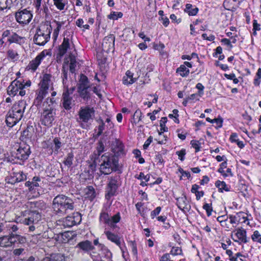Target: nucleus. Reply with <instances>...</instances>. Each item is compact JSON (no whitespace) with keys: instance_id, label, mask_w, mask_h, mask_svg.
Returning a JSON list of instances; mask_svg holds the SVG:
<instances>
[{"instance_id":"44","label":"nucleus","mask_w":261,"mask_h":261,"mask_svg":"<svg viewBox=\"0 0 261 261\" xmlns=\"http://www.w3.org/2000/svg\"><path fill=\"white\" fill-rule=\"evenodd\" d=\"M76 59L74 57H71L70 58L69 70L71 73H74L76 67Z\"/></svg>"},{"instance_id":"23","label":"nucleus","mask_w":261,"mask_h":261,"mask_svg":"<svg viewBox=\"0 0 261 261\" xmlns=\"http://www.w3.org/2000/svg\"><path fill=\"white\" fill-rule=\"evenodd\" d=\"M104 233L106 234L107 239L109 241L115 243L116 245L119 246L121 250L122 251V249L121 247L120 238L118 237V236L109 230H107L106 229H105Z\"/></svg>"},{"instance_id":"30","label":"nucleus","mask_w":261,"mask_h":261,"mask_svg":"<svg viewBox=\"0 0 261 261\" xmlns=\"http://www.w3.org/2000/svg\"><path fill=\"white\" fill-rule=\"evenodd\" d=\"M23 40V38L19 36L16 33L12 32L10 38H8L7 41L10 44L15 43L20 44Z\"/></svg>"},{"instance_id":"15","label":"nucleus","mask_w":261,"mask_h":261,"mask_svg":"<svg viewBox=\"0 0 261 261\" xmlns=\"http://www.w3.org/2000/svg\"><path fill=\"white\" fill-rule=\"evenodd\" d=\"M81 221V216L79 213H73L72 216H68L63 221L64 226L71 227L73 225L79 224Z\"/></svg>"},{"instance_id":"14","label":"nucleus","mask_w":261,"mask_h":261,"mask_svg":"<svg viewBox=\"0 0 261 261\" xmlns=\"http://www.w3.org/2000/svg\"><path fill=\"white\" fill-rule=\"evenodd\" d=\"M30 153V146L24 144H21L15 152V158L19 160L24 161L28 159Z\"/></svg>"},{"instance_id":"38","label":"nucleus","mask_w":261,"mask_h":261,"mask_svg":"<svg viewBox=\"0 0 261 261\" xmlns=\"http://www.w3.org/2000/svg\"><path fill=\"white\" fill-rule=\"evenodd\" d=\"M121 219L120 213H117L110 218L111 224H109L111 227H115V224L118 223Z\"/></svg>"},{"instance_id":"56","label":"nucleus","mask_w":261,"mask_h":261,"mask_svg":"<svg viewBox=\"0 0 261 261\" xmlns=\"http://www.w3.org/2000/svg\"><path fill=\"white\" fill-rule=\"evenodd\" d=\"M196 87L197 89L199 90L198 92L197 93L199 94V96L201 97L203 95V89L204 88V86L202 85V84L198 83L196 86Z\"/></svg>"},{"instance_id":"54","label":"nucleus","mask_w":261,"mask_h":261,"mask_svg":"<svg viewBox=\"0 0 261 261\" xmlns=\"http://www.w3.org/2000/svg\"><path fill=\"white\" fill-rule=\"evenodd\" d=\"M228 218V216H219L217 218V220L219 222L222 226H224V224H226V221Z\"/></svg>"},{"instance_id":"63","label":"nucleus","mask_w":261,"mask_h":261,"mask_svg":"<svg viewBox=\"0 0 261 261\" xmlns=\"http://www.w3.org/2000/svg\"><path fill=\"white\" fill-rule=\"evenodd\" d=\"M165 48V45L162 43L159 44H154L153 45V48L155 50H159L161 52Z\"/></svg>"},{"instance_id":"45","label":"nucleus","mask_w":261,"mask_h":261,"mask_svg":"<svg viewBox=\"0 0 261 261\" xmlns=\"http://www.w3.org/2000/svg\"><path fill=\"white\" fill-rule=\"evenodd\" d=\"M54 4L57 8L60 10H63L64 9L65 4L64 2V0H53Z\"/></svg>"},{"instance_id":"31","label":"nucleus","mask_w":261,"mask_h":261,"mask_svg":"<svg viewBox=\"0 0 261 261\" xmlns=\"http://www.w3.org/2000/svg\"><path fill=\"white\" fill-rule=\"evenodd\" d=\"M54 22L56 23V28L54 30L53 38L55 40H56L58 38L59 32L61 29L62 25L64 23L63 22H60L56 20H54Z\"/></svg>"},{"instance_id":"26","label":"nucleus","mask_w":261,"mask_h":261,"mask_svg":"<svg viewBox=\"0 0 261 261\" xmlns=\"http://www.w3.org/2000/svg\"><path fill=\"white\" fill-rule=\"evenodd\" d=\"M65 258L64 255L60 253L52 254L49 256L43 258L42 261H65Z\"/></svg>"},{"instance_id":"19","label":"nucleus","mask_w":261,"mask_h":261,"mask_svg":"<svg viewBox=\"0 0 261 261\" xmlns=\"http://www.w3.org/2000/svg\"><path fill=\"white\" fill-rule=\"evenodd\" d=\"M52 76L50 74H44L41 77L40 82L39 84V86L45 88L46 89L50 90L53 89V83L51 81Z\"/></svg>"},{"instance_id":"64","label":"nucleus","mask_w":261,"mask_h":261,"mask_svg":"<svg viewBox=\"0 0 261 261\" xmlns=\"http://www.w3.org/2000/svg\"><path fill=\"white\" fill-rule=\"evenodd\" d=\"M26 178V175L22 172H19L16 174V180L20 182Z\"/></svg>"},{"instance_id":"18","label":"nucleus","mask_w":261,"mask_h":261,"mask_svg":"<svg viewBox=\"0 0 261 261\" xmlns=\"http://www.w3.org/2000/svg\"><path fill=\"white\" fill-rule=\"evenodd\" d=\"M63 99V107L66 110H69L71 109L73 104L72 97L70 96L69 90L66 88L64 91L62 95Z\"/></svg>"},{"instance_id":"13","label":"nucleus","mask_w":261,"mask_h":261,"mask_svg":"<svg viewBox=\"0 0 261 261\" xmlns=\"http://www.w3.org/2000/svg\"><path fill=\"white\" fill-rule=\"evenodd\" d=\"M47 51L44 50L39 53L35 59L30 62L27 66L28 69L35 72L40 65L42 61L45 57V56L47 54Z\"/></svg>"},{"instance_id":"57","label":"nucleus","mask_w":261,"mask_h":261,"mask_svg":"<svg viewBox=\"0 0 261 261\" xmlns=\"http://www.w3.org/2000/svg\"><path fill=\"white\" fill-rule=\"evenodd\" d=\"M161 211V207L158 206L153 211L151 212L150 216L152 219H153L155 216L158 215Z\"/></svg>"},{"instance_id":"6","label":"nucleus","mask_w":261,"mask_h":261,"mask_svg":"<svg viewBox=\"0 0 261 261\" xmlns=\"http://www.w3.org/2000/svg\"><path fill=\"white\" fill-rule=\"evenodd\" d=\"M22 223L25 225H30L29 227L30 231H33L35 229V225L41 219V214L37 210L26 211L23 212Z\"/></svg>"},{"instance_id":"5","label":"nucleus","mask_w":261,"mask_h":261,"mask_svg":"<svg viewBox=\"0 0 261 261\" xmlns=\"http://www.w3.org/2000/svg\"><path fill=\"white\" fill-rule=\"evenodd\" d=\"M51 25L48 23H42L37 29L34 37L35 43L38 45H44L50 39L51 33Z\"/></svg>"},{"instance_id":"42","label":"nucleus","mask_w":261,"mask_h":261,"mask_svg":"<svg viewBox=\"0 0 261 261\" xmlns=\"http://www.w3.org/2000/svg\"><path fill=\"white\" fill-rule=\"evenodd\" d=\"M87 197L91 200H93L96 196L94 189L92 186H89L87 188V191L86 192Z\"/></svg>"},{"instance_id":"16","label":"nucleus","mask_w":261,"mask_h":261,"mask_svg":"<svg viewBox=\"0 0 261 261\" xmlns=\"http://www.w3.org/2000/svg\"><path fill=\"white\" fill-rule=\"evenodd\" d=\"M176 204L178 207L184 213H186L191 210V206L186 196L183 195L176 199Z\"/></svg>"},{"instance_id":"51","label":"nucleus","mask_w":261,"mask_h":261,"mask_svg":"<svg viewBox=\"0 0 261 261\" xmlns=\"http://www.w3.org/2000/svg\"><path fill=\"white\" fill-rule=\"evenodd\" d=\"M62 77L63 80V83L64 85L66 81L67 80L68 69H66L65 65L63 66L62 69Z\"/></svg>"},{"instance_id":"62","label":"nucleus","mask_w":261,"mask_h":261,"mask_svg":"<svg viewBox=\"0 0 261 261\" xmlns=\"http://www.w3.org/2000/svg\"><path fill=\"white\" fill-rule=\"evenodd\" d=\"M228 217V218L229 219L230 223L232 224H237L239 222H240L239 220L237 219V217H236L235 215H230Z\"/></svg>"},{"instance_id":"52","label":"nucleus","mask_w":261,"mask_h":261,"mask_svg":"<svg viewBox=\"0 0 261 261\" xmlns=\"http://www.w3.org/2000/svg\"><path fill=\"white\" fill-rule=\"evenodd\" d=\"M133 118L135 120H136L138 122L142 120V112L141 111L138 109L135 112Z\"/></svg>"},{"instance_id":"24","label":"nucleus","mask_w":261,"mask_h":261,"mask_svg":"<svg viewBox=\"0 0 261 261\" xmlns=\"http://www.w3.org/2000/svg\"><path fill=\"white\" fill-rule=\"evenodd\" d=\"M77 247L86 252L92 250L94 248L92 243L88 240L80 242L77 245Z\"/></svg>"},{"instance_id":"3","label":"nucleus","mask_w":261,"mask_h":261,"mask_svg":"<svg viewBox=\"0 0 261 261\" xmlns=\"http://www.w3.org/2000/svg\"><path fill=\"white\" fill-rule=\"evenodd\" d=\"M56 103V98H47L43 103V111L40 120L42 124L51 126L56 116V109L54 105Z\"/></svg>"},{"instance_id":"43","label":"nucleus","mask_w":261,"mask_h":261,"mask_svg":"<svg viewBox=\"0 0 261 261\" xmlns=\"http://www.w3.org/2000/svg\"><path fill=\"white\" fill-rule=\"evenodd\" d=\"M261 79V68H259L256 73L255 77L253 81V84L255 86H259Z\"/></svg>"},{"instance_id":"29","label":"nucleus","mask_w":261,"mask_h":261,"mask_svg":"<svg viewBox=\"0 0 261 261\" xmlns=\"http://www.w3.org/2000/svg\"><path fill=\"white\" fill-rule=\"evenodd\" d=\"M215 186L218 188L219 192L222 193L223 191L228 192L230 191V186L226 185L224 181L217 180L215 182Z\"/></svg>"},{"instance_id":"4","label":"nucleus","mask_w":261,"mask_h":261,"mask_svg":"<svg viewBox=\"0 0 261 261\" xmlns=\"http://www.w3.org/2000/svg\"><path fill=\"white\" fill-rule=\"evenodd\" d=\"M99 165L100 173L108 175L117 170L118 161L115 155L109 152H106L99 158Z\"/></svg>"},{"instance_id":"55","label":"nucleus","mask_w":261,"mask_h":261,"mask_svg":"<svg viewBox=\"0 0 261 261\" xmlns=\"http://www.w3.org/2000/svg\"><path fill=\"white\" fill-rule=\"evenodd\" d=\"M54 142L55 145V151L58 152L59 149L61 147L62 143L61 142L60 139L58 138H55L54 139Z\"/></svg>"},{"instance_id":"28","label":"nucleus","mask_w":261,"mask_h":261,"mask_svg":"<svg viewBox=\"0 0 261 261\" xmlns=\"http://www.w3.org/2000/svg\"><path fill=\"white\" fill-rule=\"evenodd\" d=\"M69 47V39L64 38L62 43L59 47V55L60 56H63L66 53L68 48Z\"/></svg>"},{"instance_id":"21","label":"nucleus","mask_w":261,"mask_h":261,"mask_svg":"<svg viewBox=\"0 0 261 261\" xmlns=\"http://www.w3.org/2000/svg\"><path fill=\"white\" fill-rule=\"evenodd\" d=\"M49 89L39 86V88L36 91L35 102L37 105H39L42 101L43 98L48 93Z\"/></svg>"},{"instance_id":"10","label":"nucleus","mask_w":261,"mask_h":261,"mask_svg":"<svg viewBox=\"0 0 261 261\" xmlns=\"http://www.w3.org/2000/svg\"><path fill=\"white\" fill-rule=\"evenodd\" d=\"M95 110L89 106L81 107L79 111V122L88 123L92 121L94 117Z\"/></svg>"},{"instance_id":"35","label":"nucleus","mask_w":261,"mask_h":261,"mask_svg":"<svg viewBox=\"0 0 261 261\" xmlns=\"http://www.w3.org/2000/svg\"><path fill=\"white\" fill-rule=\"evenodd\" d=\"M185 11L190 16L196 15L198 11V9L196 7L192 8V5L187 4L186 6Z\"/></svg>"},{"instance_id":"41","label":"nucleus","mask_w":261,"mask_h":261,"mask_svg":"<svg viewBox=\"0 0 261 261\" xmlns=\"http://www.w3.org/2000/svg\"><path fill=\"white\" fill-rule=\"evenodd\" d=\"M251 239L253 242L261 244V233L258 230H255L251 236Z\"/></svg>"},{"instance_id":"53","label":"nucleus","mask_w":261,"mask_h":261,"mask_svg":"<svg viewBox=\"0 0 261 261\" xmlns=\"http://www.w3.org/2000/svg\"><path fill=\"white\" fill-rule=\"evenodd\" d=\"M129 245L132 248L133 254L137 256L138 254L137 244L135 241H130L129 242Z\"/></svg>"},{"instance_id":"61","label":"nucleus","mask_w":261,"mask_h":261,"mask_svg":"<svg viewBox=\"0 0 261 261\" xmlns=\"http://www.w3.org/2000/svg\"><path fill=\"white\" fill-rule=\"evenodd\" d=\"M42 0H34V5L36 9V11L39 12L41 11V4Z\"/></svg>"},{"instance_id":"20","label":"nucleus","mask_w":261,"mask_h":261,"mask_svg":"<svg viewBox=\"0 0 261 261\" xmlns=\"http://www.w3.org/2000/svg\"><path fill=\"white\" fill-rule=\"evenodd\" d=\"M41 178L39 176H34L31 181H28L25 182V186L29 188L30 192L35 193L38 188L41 186Z\"/></svg>"},{"instance_id":"39","label":"nucleus","mask_w":261,"mask_h":261,"mask_svg":"<svg viewBox=\"0 0 261 261\" xmlns=\"http://www.w3.org/2000/svg\"><path fill=\"white\" fill-rule=\"evenodd\" d=\"M167 121V118L166 117H162L160 123V126L161 127L160 132H159V135L161 137V134L163 132H166L168 131V128L166 126L165 123Z\"/></svg>"},{"instance_id":"34","label":"nucleus","mask_w":261,"mask_h":261,"mask_svg":"<svg viewBox=\"0 0 261 261\" xmlns=\"http://www.w3.org/2000/svg\"><path fill=\"white\" fill-rule=\"evenodd\" d=\"M44 203L40 201H34V202H28L27 203V206L30 208L31 209H34L35 208H41L43 206Z\"/></svg>"},{"instance_id":"12","label":"nucleus","mask_w":261,"mask_h":261,"mask_svg":"<svg viewBox=\"0 0 261 261\" xmlns=\"http://www.w3.org/2000/svg\"><path fill=\"white\" fill-rule=\"evenodd\" d=\"M16 20L20 24L27 25L29 24L33 18L32 12L27 9L19 10L15 13Z\"/></svg>"},{"instance_id":"46","label":"nucleus","mask_w":261,"mask_h":261,"mask_svg":"<svg viewBox=\"0 0 261 261\" xmlns=\"http://www.w3.org/2000/svg\"><path fill=\"white\" fill-rule=\"evenodd\" d=\"M97 122L99 123V125L98 126V130L97 135L99 136L102 134L103 131L105 129V124L103 121L101 119L98 120Z\"/></svg>"},{"instance_id":"22","label":"nucleus","mask_w":261,"mask_h":261,"mask_svg":"<svg viewBox=\"0 0 261 261\" xmlns=\"http://www.w3.org/2000/svg\"><path fill=\"white\" fill-rule=\"evenodd\" d=\"M112 150L115 155L119 156L124 154V146L123 143L118 140H116L113 143Z\"/></svg>"},{"instance_id":"37","label":"nucleus","mask_w":261,"mask_h":261,"mask_svg":"<svg viewBox=\"0 0 261 261\" xmlns=\"http://www.w3.org/2000/svg\"><path fill=\"white\" fill-rule=\"evenodd\" d=\"M12 5V0H0V10L10 9Z\"/></svg>"},{"instance_id":"48","label":"nucleus","mask_w":261,"mask_h":261,"mask_svg":"<svg viewBox=\"0 0 261 261\" xmlns=\"http://www.w3.org/2000/svg\"><path fill=\"white\" fill-rule=\"evenodd\" d=\"M203 208L206 211L207 216L208 217L212 215L213 207L211 203H205L203 205Z\"/></svg>"},{"instance_id":"50","label":"nucleus","mask_w":261,"mask_h":261,"mask_svg":"<svg viewBox=\"0 0 261 261\" xmlns=\"http://www.w3.org/2000/svg\"><path fill=\"white\" fill-rule=\"evenodd\" d=\"M190 144L192 146L195 148L196 152H198L200 150V143L198 141L193 140L191 141Z\"/></svg>"},{"instance_id":"2","label":"nucleus","mask_w":261,"mask_h":261,"mask_svg":"<svg viewBox=\"0 0 261 261\" xmlns=\"http://www.w3.org/2000/svg\"><path fill=\"white\" fill-rule=\"evenodd\" d=\"M27 106L26 101L19 100L15 102L7 115L6 122L8 126L12 127L23 117Z\"/></svg>"},{"instance_id":"47","label":"nucleus","mask_w":261,"mask_h":261,"mask_svg":"<svg viewBox=\"0 0 261 261\" xmlns=\"http://www.w3.org/2000/svg\"><path fill=\"white\" fill-rule=\"evenodd\" d=\"M170 254L173 256L182 255V251L181 248L178 247H173L170 251Z\"/></svg>"},{"instance_id":"11","label":"nucleus","mask_w":261,"mask_h":261,"mask_svg":"<svg viewBox=\"0 0 261 261\" xmlns=\"http://www.w3.org/2000/svg\"><path fill=\"white\" fill-rule=\"evenodd\" d=\"M23 82L21 81L15 80L7 88V93L10 96H14L19 92V95L23 96L25 94V91L23 89Z\"/></svg>"},{"instance_id":"40","label":"nucleus","mask_w":261,"mask_h":261,"mask_svg":"<svg viewBox=\"0 0 261 261\" xmlns=\"http://www.w3.org/2000/svg\"><path fill=\"white\" fill-rule=\"evenodd\" d=\"M6 227L7 228V230L9 231V233H16V232L18 229L17 225L10 222L6 224Z\"/></svg>"},{"instance_id":"17","label":"nucleus","mask_w":261,"mask_h":261,"mask_svg":"<svg viewBox=\"0 0 261 261\" xmlns=\"http://www.w3.org/2000/svg\"><path fill=\"white\" fill-rule=\"evenodd\" d=\"M232 239L236 242L239 244L246 243L248 242L246 236V231L242 228L236 229L234 237H232Z\"/></svg>"},{"instance_id":"7","label":"nucleus","mask_w":261,"mask_h":261,"mask_svg":"<svg viewBox=\"0 0 261 261\" xmlns=\"http://www.w3.org/2000/svg\"><path fill=\"white\" fill-rule=\"evenodd\" d=\"M25 239L23 237L17 233H9L0 237V247L3 248H9L13 247L16 243H24Z\"/></svg>"},{"instance_id":"1","label":"nucleus","mask_w":261,"mask_h":261,"mask_svg":"<svg viewBox=\"0 0 261 261\" xmlns=\"http://www.w3.org/2000/svg\"><path fill=\"white\" fill-rule=\"evenodd\" d=\"M53 208L56 214L64 216L74 210V202L72 199L64 195H58L53 200Z\"/></svg>"},{"instance_id":"33","label":"nucleus","mask_w":261,"mask_h":261,"mask_svg":"<svg viewBox=\"0 0 261 261\" xmlns=\"http://www.w3.org/2000/svg\"><path fill=\"white\" fill-rule=\"evenodd\" d=\"M74 154L72 152L68 153L67 156L65 158L63 163L68 168L70 167L73 164Z\"/></svg>"},{"instance_id":"8","label":"nucleus","mask_w":261,"mask_h":261,"mask_svg":"<svg viewBox=\"0 0 261 261\" xmlns=\"http://www.w3.org/2000/svg\"><path fill=\"white\" fill-rule=\"evenodd\" d=\"M77 92L85 101H88L90 99V87L88 77L81 74L77 85Z\"/></svg>"},{"instance_id":"25","label":"nucleus","mask_w":261,"mask_h":261,"mask_svg":"<svg viewBox=\"0 0 261 261\" xmlns=\"http://www.w3.org/2000/svg\"><path fill=\"white\" fill-rule=\"evenodd\" d=\"M133 74L130 71L127 70L125 73V75L123 77V84L127 85L134 83L136 81L137 79L133 77Z\"/></svg>"},{"instance_id":"58","label":"nucleus","mask_w":261,"mask_h":261,"mask_svg":"<svg viewBox=\"0 0 261 261\" xmlns=\"http://www.w3.org/2000/svg\"><path fill=\"white\" fill-rule=\"evenodd\" d=\"M176 154L178 156L179 159L181 161H184L185 159L184 156L186 154V150L185 149H182L180 151H176Z\"/></svg>"},{"instance_id":"49","label":"nucleus","mask_w":261,"mask_h":261,"mask_svg":"<svg viewBox=\"0 0 261 261\" xmlns=\"http://www.w3.org/2000/svg\"><path fill=\"white\" fill-rule=\"evenodd\" d=\"M235 216L237 217V219L240 222L242 219L243 220V222L245 223L247 220H248L247 217L245 216V214L242 212H240L237 213Z\"/></svg>"},{"instance_id":"60","label":"nucleus","mask_w":261,"mask_h":261,"mask_svg":"<svg viewBox=\"0 0 261 261\" xmlns=\"http://www.w3.org/2000/svg\"><path fill=\"white\" fill-rule=\"evenodd\" d=\"M96 168V165L95 163H92L89 165L88 173L89 174L92 175L95 171Z\"/></svg>"},{"instance_id":"36","label":"nucleus","mask_w":261,"mask_h":261,"mask_svg":"<svg viewBox=\"0 0 261 261\" xmlns=\"http://www.w3.org/2000/svg\"><path fill=\"white\" fill-rule=\"evenodd\" d=\"M110 218V217H109L108 214L105 212H101L100 214V222H103L105 224H107L109 226V224H111Z\"/></svg>"},{"instance_id":"27","label":"nucleus","mask_w":261,"mask_h":261,"mask_svg":"<svg viewBox=\"0 0 261 261\" xmlns=\"http://www.w3.org/2000/svg\"><path fill=\"white\" fill-rule=\"evenodd\" d=\"M6 55L8 60L12 62H15L19 60V55L16 50L9 48L7 51Z\"/></svg>"},{"instance_id":"59","label":"nucleus","mask_w":261,"mask_h":261,"mask_svg":"<svg viewBox=\"0 0 261 261\" xmlns=\"http://www.w3.org/2000/svg\"><path fill=\"white\" fill-rule=\"evenodd\" d=\"M178 111L177 109H174L172 111V114H170L168 116L170 118H175L176 119L175 122H178L179 120L177 119V117H178Z\"/></svg>"},{"instance_id":"9","label":"nucleus","mask_w":261,"mask_h":261,"mask_svg":"<svg viewBox=\"0 0 261 261\" xmlns=\"http://www.w3.org/2000/svg\"><path fill=\"white\" fill-rule=\"evenodd\" d=\"M120 186V177L119 176L115 175L109 177L106 188V199L110 200L112 197L116 195Z\"/></svg>"},{"instance_id":"32","label":"nucleus","mask_w":261,"mask_h":261,"mask_svg":"<svg viewBox=\"0 0 261 261\" xmlns=\"http://www.w3.org/2000/svg\"><path fill=\"white\" fill-rule=\"evenodd\" d=\"M189 70L185 65H181L179 67L176 69V72L182 77L187 76L189 73Z\"/></svg>"}]
</instances>
